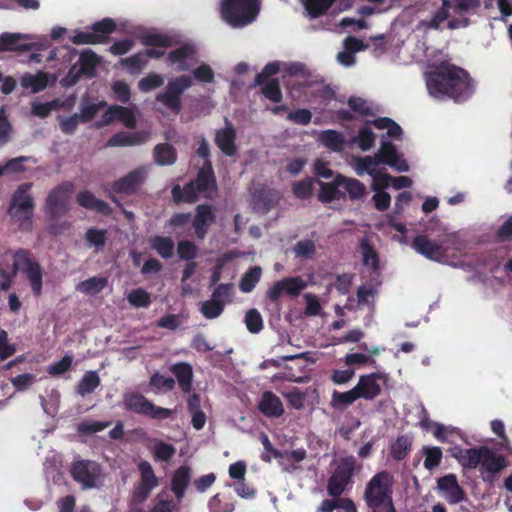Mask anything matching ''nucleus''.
<instances>
[{
    "label": "nucleus",
    "instance_id": "f257e3e1",
    "mask_svg": "<svg viewBox=\"0 0 512 512\" xmlns=\"http://www.w3.org/2000/svg\"><path fill=\"white\" fill-rule=\"evenodd\" d=\"M424 78L429 95L436 99L449 98L455 102H464L473 93L469 73L448 61L430 66Z\"/></svg>",
    "mask_w": 512,
    "mask_h": 512
},
{
    "label": "nucleus",
    "instance_id": "f03ea898",
    "mask_svg": "<svg viewBox=\"0 0 512 512\" xmlns=\"http://www.w3.org/2000/svg\"><path fill=\"white\" fill-rule=\"evenodd\" d=\"M393 475L386 471L377 472L366 484L363 499L372 512H384L395 507L393 503Z\"/></svg>",
    "mask_w": 512,
    "mask_h": 512
},
{
    "label": "nucleus",
    "instance_id": "7ed1b4c3",
    "mask_svg": "<svg viewBox=\"0 0 512 512\" xmlns=\"http://www.w3.org/2000/svg\"><path fill=\"white\" fill-rule=\"evenodd\" d=\"M31 188L32 183L30 182L20 184L12 194L7 209L12 221L17 223L22 231H31L33 226L35 202L29 194Z\"/></svg>",
    "mask_w": 512,
    "mask_h": 512
},
{
    "label": "nucleus",
    "instance_id": "20e7f679",
    "mask_svg": "<svg viewBox=\"0 0 512 512\" xmlns=\"http://www.w3.org/2000/svg\"><path fill=\"white\" fill-rule=\"evenodd\" d=\"M260 12L258 0H222L220 13L233 28H243L253 23Z\"/></svg>",
    "mask_w": 512,
    "mask_h": 512
},
{
    "label": "nucleus",
    "instance_id": "39448f33",
    "mask_svg": "<svg viewBox=\"0 0 512 512\" xmlns=\"http://www.w3.org/2000/svg\"><path fill=\"white\" fill-rule=\"evenodd\" d=\"M116 28L115 21L106 17L94 22L86 30H75L69 40L75 45L106 44L110 41V35L116 31Z\"/></svg>",
    "mask_w": 512,
    "mask_h": 512
},
{
    "label": "nucleus",
    "instance_id": "423d86ee",
    "mask_svg": "<svg viewBox=\"0 0 512 512\" xmlns=\"http://www.w3.org/2000/svg\"><path fill=\"white\" fill-rule=\"evenodd\" d=\"M123 407L128 412L148 416L155 420L168 419L173 415L171 409L156 406L144 395L135 391L124 393Z\"/></svg>",
    "mask_w": 512,
    "mask_h": 512
},
{
    "label": "nucleus",
    "instance_id": "0eeeda50",
    "mask_svg": "<svg viewBox=\"0 0 512 512\" xmlns=\"http://www.w3.org/2000/svg\"><path fill=\"white\" fill-rule=\"evenodd\" d=\"M15 261L12 266V273L15 276L21 269L29 280L34 296L39 297L42 294L43 269L37 261L30 258V251L18 249L13 255Z\"/></svg>",
    "mask_w": 512,
    "mask_h": 512
},
{
    "label": "nucleus",
    "instance_id": "6e6552de",
    "mask_svg": "<svg viewBox=\"0 0 512 512\" xmlns=\"http://www.w3.org/2000/svg\"><path fill=\"white\" fill-rule=\"evenodd\" d=\"M356 469L354 456L341 458L327 483V492L332 497H340L353 483Z\"/></svg>",
    "mask_w": 512,
    "mask_h": 512
},
{
    "label": "nucleus",
    "instance_id": "1a4fd4ad",
    "mask_svg": "<svg viewBox=\"0 0 512 512\" xmlns=\"http://www.w3.org/2000/svg\"><path fill=\"white\" fill-rule=\"evenodd\" d=\"M193 84L188 75L178 76L168 81L164 92L158 93L156 100L162 103L173 114L178 115L182 110L181 96Z\"/></svg>",
    "mask_w": 512,
    "mask_h": 512
},
{
    "label": "nucleus",
    "instance_id": "9d476101",
    "mask_svg": "<svg viewBox=\"0 0 512 512\" xmlns=\"http://www.w3.org/2000/svg\"><path fill=\"white\" fill-rule=\"evenodd\" d=\"M74 191L71 181H63L47 195L45 209L51 219L65 215L70 210V197Z\"/></svg>",
    "mask_w": 512,
    "mask_h": 512
},
{
    "label": "nucleus",
    "instance_id": "9b49d317",
    "mask_svg": "<svg viewBox=\"0 0 512 512\" xmlns=\"http://www.w3.org/2000/svg\"><path fill=\"white\" fill-rule=\"evenodd\" d=\"M70 473L73 480L81 484L83 489H91L97 486L102 469L96 461L77 460L72 463Z\"/></svg>",
    "mask_w": 512,
    "mask_h": 512
},
{
    "label": "nucleus",
    "instance_id": "f8f14e48",
    "mask_svg": "<svg viewBox=\"0 0 512 512\" xmlns=\"http://www.w3.org/2000/svg\"><path fill=\"white\" fill-rule=\"evenodd\" d=\"M306 282L299 276L287 277L282 280L276 281L267 290L266 297L272 303H278L283 294L291 297H297L305 288Z\"/></svg>",
    "mask_w": 512,
    "mask_h": 512
},
{
    "label": "nucleus",
    "instance_id": "ddd939ff",
    "mask_svg": "<svg viewBox=\"0 0 512 512\" xmlns=\"http://www.w3.org/2000/svg\"><path fill=\"white\" fill-rule=\"evenodd\" d=\"M411 247L420 255L435 262H443L447 257V249L442 243L432 240L426 234L414 237Z\"/></svg>",
    "mask_w": 512,
    "mask_h": 512
},
{
    "label": "nucleus",
    "instance_id": "4468645a",
    "mask_svg": "<svg viewBox=\"0 0 512 512\" xmlns=\"http://www.w3.org/2000/svg\"><path fill=\"white\" fill-rule=\"evenodd\" d=\"M147 172L144 167H139L122 178H119L112 184V189L116 193L132 195L138 192L144 184Z\"/></svg>",
    "mask_w": 512,
    "mask_h": 512
},
{
    "label": "nucleus",
    "instance_id": "2eb2a0df",
    "mask_svg": "<svg viewBox=\"0 0 512 512\" xmlns=\"http://www.w3.org/2000/svg\"><path fill=\"white\" fill-rule=\"evenodd\" d=\"M376 154L382 164H386L398 172H407L409 170L408 163L390 141H382Z\"/></svg>",
    "mask_w": 512,
    "mask_h": 512
},
{
    "label": "nucleus",
    "instance_id": "dca6fc26",
    "mask_svg": "<svg viewBox=\"0 0 512 512\" xmlns=\"http://www.w3.org/2000/svg\"><path fill=\"white\" fill-rule=\"evenodd\" d=\"M197 48L193 43H184L180 47L171 50L167 55L170 64L177 65V71H187L190 68L188 61L195 62Z\"/></svg>",
    "mask_w": 512,
    "mask_h": 512
},
{
    "label": "nucleus",
    "instance_id": "f3484780",
    "mask_svg": "<svg viewBox=\"0 0 512 512\" xmlns=\"http://www.w3.org/2000/svg\"><path fill=\"white\" fill-rule=\"evenodd\" d=\"M141 480L135 488V496L141 500H145L151 491L158 485V479L155 476L151 464L147 461H141L138 465Z\"/></svg>",
    "mask_w": 512,
    "mask_h": 512
},
{
    "label": "nucleus",
    "instance_id": "a211bd4d",
    "mask_svg": "<svg viewBox=\"0 0 512 512\" xmlns=\"http://www.w3.org/2000/svg\"><path fill=\"white\" fill-rule=\"evenodd\" d=\"M381 378L382 375L377 372L361 375L354 387L358 397L366 400L375 399L381 393V387L377 382Z\"/></svg>",
    "mask_w": 512,
    "mask_h": 512
},
{
    "label": "nucleus",
    "instance_id": "6ab92c4d",
    "mask_svg": "<svg viewBox=\"0 0 512 512\" xmlns=\"http://www.w3.org/2000/svg\"><path fill=\"white\" fill-rule=\"evenodd\" d=\"M196 214L192 221V226L195 229L196 237L200 240L204 239L208 227L215 222L216 216L212 207L208 204H200L195 209Z\"/></svg>",
    "mask_w": 512,
    "mask_h": 512
},
{
    "label": "nucleus",
    "instance_id": "aec40b11",
    "mask_svg": "<svg viewBox=\"0 0 512 512\" xmlns=\"http://www.w3.org/2000/svg\"><path fill=\"white\" fill-rule=\"evenodd\" d=\"M438 488L445 492L446 500L450 504H457L465 499V491L459 485L454 474H447L437 480Z\"/></svg>",
    "mask_w": 512,
    "mask_h": 512
},
{
    "label": "nucleus",
    "instance_id": "412c9836",
    "mask_svg": "<svg viewBox=\"0 0 512 512\" xmlns=\"http://www.w3.org/2000/svg\"><path fill=\"white\" fill-rule=\"evenodd\" d=\"M236 141V130L234 126L226 120L224 128L217 130L215 135V144L221 150V152L229 157H232L237 152Z\"/></svg>",
    "mask_w": 512,
    "mask_h": 512
},
{
    "label": "nucleus",
    "instance_id": "4be33fe9",
    "mask_svg": "<svg viewBox=\"0 0 512 512\" xmlns=\"http://www.w3.org/2000/svg\"><path fill=\"white\" fill-rule=\"evenodd\" d=\"M451 455L463 468L475 469L481 464L482 446L469 449L454 447Z\"/></svg>",
    "mask_w": 512,
    "mask_h": 512
},
{
    "label": "nucleus",
    "instance_id": "5701e85b",
    "mask_svg": "<svg viewBox=\"0 0 512 512\" xmlns=\"http://www.w3.org/2000/svg\"><path fill=\"white\" fill-rule=\"evenodd\" d=\"M506 467L505 457L496 453L487 446H482V457L480 464V471L482 473L488 472L492 475L500 472Z\"/></svg>",
    "mask_w": 512,
    "mask_h": 512
},
{
    "label": "nucleus",
    "instance_id": "b1692460",
    "mask_svg": "<svg viewBox=\"0 0 512 512\" xmlns=\"http://www.w3.org/2000/svg\"><path fill=\"white\" fill-rule=\"evenodd\" d=\"M114 120H119L127 128H135L136 118L133 112L124 106L114 105L107 109L103 115L102 125H108Z\"/></svg>",
    "mask_w": 512,
    "mask_h": 512
},
{
    "label": "nucleus",
    "instance_id": "393cba45",
    "mask_svg": "<svg viewBox=\"0 0 512 512\" xmlns=\"http://www.w3.org/2000/svg\"><path fill=\"white\" fill-rule=\"evenodd\" d=\"M28 36L21 33L4 32L0 35V52L3 51H30L32 44L24 42Z\"/></svg>",
    "mask_w": 512,
    "mask_h": 512
},
{
    "label": "nucleus",
    "instance_id": "a878e982",
    "mask_svg": "<svg viewBox=\"0 0 512 512\" xmlns=\"http://www.w3.org/2000/svg\"><path fill=\"white\" fill-rule=\"evenodd\" d=\"M192 182L200 193L215 191L217 189L216 177L211 161L203 163V166L199 168L196 178L193 179Z\"/></svg>",
    "mask_w": 512,
    "mask_h": 512
},
{
    "label": "nucleus",
    "instance_id": "bb28decb",
    "mask_svg": "<svg viewBox=\"0 0 512 512\" xmlns=\"http://www.w3.org/2000/svg\"><path fill=\"white\" fill-rule=\"evenodd\" d=\"M191 468L182 465L177 468L171 478V491L174 493L178 501H181L185 495V491L191 481Z\"/></svg>",
    "mask_w": 512,
    "mask_h": 512
},
{
    "label": "nucleus",
    "instance_id": "cd10ccee",
    "mask_svg": "<svg viewBox=\"0 0 512 512\" xmlns=\"http://www.w3.org/2000/svg\"><path fill=\"white\" fill-rule=\"evenodd\" d=\"M77 203L86 209L96 211L102 215L108 216L112 213L110 205L94 196L89 190L80 191L76 196Z\"/></svg>",
    "mask_w": 512,
    "mask_h": 512
},
{
    "label": "nucleus",
    "instance_id": "c85d7f7f",
    "mask_svg": "<svg viewBox=\"0 0 512 512\" xmlns=\"http://www.w3.org/2000/svg\"><path fill=\"white\" fill-rule=\"evenodd\" d=\"M259 410L267 417H280L284 413L283 404L278 396L271 391L262 394L258 406Z\"/></svg>",
    "mask_w": 512,
    "mask_h": 512
},
{
    "label": "nucleus",
    "instance_id": "c756f323",
    "mask_svg": "<svg viewBox=\"0 0 512 512\" xmlns=\"http://www.w3.org/2000/svg\"><path fill=\"white\" fill-rule=\"evenodd\" d=\"M342 175L338 174L331 183L320 182V192L318 199L322 203H330L333 200H340L345 197V194L339 190L342 187Z\"/></svg>",
    "mask_w": 512,
    "mask_h": 512
},
{
    "label": "nucleus",
    "instance_id": "7c9ffc66",
    "mask_svg": "<svg viewBox=\"0 0 512 512\" xmlns=\"http://www.w3.org/2000/svg\"><path fill=\"white\" fill-rule=\"evenodd\" d=\"M170 371L177 379L178 386L184 393L192 390L193 369L187 362H178L171 366Z\"/></svg>",
    "mask_w": 512,
    "mask_h": 512
},
{
    "label": "nucleus",
    "instance_id": "2f4dec72",
    "mask_svg": "<svg viewBox=\"0 0 512 512\" xmlns=\"http://www.w3.org/2000/svg\"><path fill=\"white\" fill-rule=\"evenodd\" d=\"M441 6L432 14L430 19L420 21L419 27L424 29L439 30L444 21L450 16V10L452 8L451 0H441Z\"/></svg>",
    "mask_w": 512,
    "mask_h": 512
},
{
    "label": "nucleus",
    "instance_id": "473e14b6",
    "mask_svg": "<svg viewBox=\"0 0 512 512\" xmlns=\"http://www.w3.org/2000/svg\"><path fill=\"white\" fill-rule=\"evenodd\" d=\"M139 40L144 46L158 48H169L179 43L176 36L156 32L143 34L139 37Z\"/></svg>",
    "mask_w": 512,
    "mask_h": 512
},
{
    "label": "nucleus",
    "instance_id": "72a5a7b5",
    "mask_svg": "<svg viewBox=\"0 0 512 512\" xmlns=\"http://www.w3.org/2000/svg\"><path fill=\"white\" fill-rule=\"evenodd\" d=\"M100 61L101 58L91 49L83 50L78 60L80 72L89 78L94 77Z\"/></svg>",
    "mask_w": 512,
    "mask_h": 512
},
{
    "label": "nucleus",
    "instance_id": "f704fd0d",
    "mask_svg": "<svg viewBox=\"0 0 512 512\" xmlns=\"http://www.w3.org/2000/svg\"><path fill=\"white\" fill-rule=\"evenodd\" d=\"M149 246L163 259H169L172 257L175 249V245L171 237L160 235L150 238Z\"/></svg>",
    "mask_w": 512,
    "mask_h": 512
},
{
    "label": "nucleus",
    "instance_id": "c9c22d12",
    "mask_svg": "<svg viewBox=\"0 0 512 512\" xmlns=\"http://www.w3.org/2000/svg\"><path fill=\"white\" fill-rule=\"evenodd\" d=\"M198 193L200 192L198 189H196V186L192 180L186 183L183 188H181L179 185H175L171 190L173 200L176 203H194L198 200Z\"/></svg>",
    "mask_w": 512,
    "mask_h": 512
},
{
    "label": "nucleus",
    "instance_id": "e433bc0d",
    "mask_svg": "<svg viewBox=\"0 0 512 512\" xmlns=\"http://www.w3.org/2000/svg\"><path fill=\"white\" fill-rule=\"evenodd\" d=\"M154 160L158 165H172L177 160L176 149L169 143L157 144L154 148Z\"/></svg>",
    "mask_w": 512,
    "mask_h": 512
},
{
    "label": "nucleus",
    "instance_id": "4c0bfd02",
    "mask_svg": "<svg viewBox=\"0 0 512 512\" xmlns=\"http://www.w3.org/2000/svg\"><path fill=\"white\" fill-rule=\"evenodd\" d=\"M379 164H382L379 160L377 154L374 156H364V157H357L355 159V170L357 175L362 176L364 173L369 174L370 176L374 177L379 172L377 171V166Z\"/></svg>",
    "mask_w": 512,
    "mask_h": 512
},
{
    "label": "nucleus",
    "instance_id": "58836bf2",
    "mask_svg": "<svg viewBox=\"0 0 512 512\" xmlns=\"http://www.w3.org/2000/svg\"><path fill=\"white\" fill-rule=\"evenodd\" d=\"M101 380L96 371H87L76 386V392L85 396L93 393L100 385Z\"/></svg>",
    "mask_w": 512,
    "mask_h": 512
},
{
    "label": "nucleus",
    "instance_id": "ea45409f",
    "mask_svg": "<svg viewBox=\"0 0 512 512\" xmlns=\"http://www.w3.org/2000/svg\"><path fill=\"white\" fill-rule=\"evenodd\" d=\"M322 144L334 152H341L344 149L345 139L342 133L336 130H325L320 134Z\"/></svg>",
    "mask_w": 512,
    "mask_h": 512
},
{
    "label": "nucleus",
    "instance_id": "a19ab883",
    "mask_svg": "<svg viewBox=\"0 0 512 512\" xmlns=\"http://www.w3.org/2000/svg\"><path fill=\"white\" fill-rule=\"evenodd\" d=\"M357 399H359V397L354 388L346 392L334 390L331 395L330 406L335 410H344Z\"/></svg>",
    "mask_w": 512,
    "mask_h": 512
},
{
    "label": "nucleus",
    "instance_id": "79ce46f5",
    "mask_svg": "<svg viewBox=\"0 0 512 512\" xmlns=\"http://www.w3.org/2000/svg\"><path fill=\"white\" fill-rule=\"evenodd\" d=\"M307 14L315 19L324 15L336 0H301Z\"/></svg>",
    "mask_w": 512,
    "mask_h": 512
},
{
    "label": "nucleus",
    "instance_id": "37998d69",
    "mask_svg": "<svg viewBox=\"0 0 512 512\" xmlns=\"http://www.w3.org/2000/svg\"><path fill=\"white\" fill-rule=\"evenodd\" d=\"M412 440L407 435L398 436L391 445L390 455L396 461L404 460L410 453Z\"/></svg>",
    "mask_w": 512,
    "mask_h": 512
},
{
    "label": "nucleus",
    "instance_id": "c03bdc74",
    "mask_svg": "<svg viewBox=\"0 0 512 512\" xmlns=\"http://www.w3.org/2000/svg\"><path fill=\"white\" fill-rule=\"evenodd\" d=\"M48 78L45 73H38L36 75L26 73L21 78V85L23 88L31 89L32 92L37 93L47 87Z\"/></svg>",
    "mask_w": 512,
    "mask_h": 512
},
{
    "label": "nucleus",
    "instance_id": "a18cd8bd",
    "mask_svg": "<svg viewBox=\"0 0 512 512\" xmlns=\"http://www.w3.org/2000/svg\"><path fill=\"white\" fill-rule=\"evenodd\" d=\"M262 274V269L259 266H253L251 267L244 275L242 276L240 283H239V289L243 293H249L251 292L257 283L260 281Z\"/></svg>",
    "mask_w": 512,
    "mask_h": 512
},
{
    "label": "nucleus",
    "instance_id": "49530a36",
    "mask_svg": "<svg viewBox=\"0 0 512 512\" xmlns=\"http://www.w3.org/2000/svg\"><path fill=\"white\" fill-rule=\"evenodd\" d=\"M363 264L373 270L379 268V256L373 245L367 239H362L360 243Z\"/></svg>",
    "mask_w": 512,
    "mask_h": 512
},
{
    "label": "nucleus",
    "instance_id": "de8ad7c7",
    "mask_svg": "<svg viewBox=\"0 0 512 512\" xmlns=\"http://www.w3.org/2000/svg\"><path fill=\"white\" fill-rule=\"evenodd\" d=\"M107 285L105 277H91L79 283L77 289L88 295H96L100 293Z\"/></svg>",
    "mask_w": 512,
    "mask_h": 512
},
{
    "label": "nucleus",
    "instance_id": "09e8293b",
    "mask_svg": "<svg viewBox=\"0 0 512 512\" xmlns=\"http://www.w3.org/2000/svg\"><path fill=\"white\" fill-rule=\"evenodd\" d=\"M343 185L351 200H360L366 194L365 185L358 179L348 178L342 175Z\"/></svg>",
    "mask_w": 512,
    "mask_h": 512
},
{
    "label": "nucleus",
    "instance_id": "8fccbe9b",
    "mask_svg": "<svg viewBox=\"0 0 512 512\" xmlns=\"http://www.w3.org/2000/svg\"><path fill=\"white\" fill-rule=\"evenodd\" d=\"M313 185L314 179L312 177H306L292 184V193L298 199H310L313 194Z\"/></svg>",
    "mask_w": 512,
    "mask_h": 512
},
{
    "label": "nucleus",
    "instance_id": "3c124183",
    "mask_svg": "<svg viewBox=\"0 0 512 512\" xmlns=\"http://www.w3.org/2000/svg\"><path fill=\"white\" fill-rule=\"evenodd\" d=\"M141 143L140 136L137 133L118 132L114 134L107 142L108 146H134Z\"/></svg>",
    "mask_w": 512,
    "mask_h": 512
},
{
    "label": "nucleus",
    "instance_id": "603ef678",
    "mask_svg": "<svg viewBox=\"0 0 512 512\" xmlns=\"http://www.w3.org/2000/svg\"><path fill=\"white\" fill-rule=\"evenodd\" d=\"M261 86V93L265 98L269 99L273 103H279L282 101L283 95L280 87V82L278 79L273 78L269 81H266Z\"/></svg>",
    "mask_w": 512,
    "mask_h": 512
},
{
    "label": "nucleus",
    "instance_id": "864d4df0",
    "mask_svg": "<svg viewBox=\"0 0 512 512\" xmlns=\"http://www.w3.org/2000/svg\"><path fill=\"white\" fill-rule=\"evenodd\" d=\"M375 134L368 126L361 127L357 135L353 138V142L358 145L362 151L370 150L375 143Z\"/></svg>",
    "mask_w": 512,
    "mask_h": 512
},
{
    "label": "nucleus",
    "instance_id": "5fc2aeb1",
    "mask_svg": "<svg viewBox=\"0 0 512 512\" xmlns=\"http://www.w3.org/2000/svg\"><path fill=\"white\" fill-rule=\"evenodd\" d=\"M422 453L425 456L424 467L426 469L432 470L440 465L442 460V450L440 447L424 446Z\"/></svg>",
    "mask_w": 512,
    "mask_h": 512
},
{
    "label": "nucleus",
    "instance_id": "6e6d98bb",
    "mask_svg": "<svg viewBox=\"0 0 512 512\" xmlns=\"http://www.w3.org/2000/svg\"><path fill=\"white\" fill-rule=\"evenodd\" d=\"M127 300L132 306L137 308H147L152 302L150 293L142 288L133 289L128 294Z\"/></svg>",
    "mask_w": 512,
    "mask_h": 512
},
{
    "label": "nucleus",
    "instance_id": "4d7b16f0",
    "mask_svg": "<svg viewBox=\"0 0 512 512\" xmlns=\"http://www.w3.org/2000/svg\"><path fill=\"white\" fill-rule=\"evenodd\" d=\"M224 308L222 302L209 299L202 302L200 312L206 319H215L223 313Z\"/></svg>",
    "mask_w": 512,
    "mask_h": 512
},
{
    "label": "nucleus",
    "instance_id": "13d9d810",
    "mask_svg": "<svg viewBox=\"0 0 512 512\" xmlns=\"http://www.w3.org/2000/svg\"><path fill=\"white\" fill-rule=\"evenodd\" d=\"M245 324L250 333H259L263 329V318L260 312L255 308L249 309L245 315Z\"/></svg>",
    "mask_w": 512,
    "mask_h": 512
},
{
    "label": "nucleus",
    "instance_id": "bf43d9fd",
    "mask_svg": "<svg viewBox=\"0 0 512 512\" xmlns=\"http://www.w3.org/2000/svg\"><path fill=\"white\" fill-rule=\"evenodd\" d=\"M175 452L176 450L172 444L161 440L156 441L153 449L155 459L165 462L171 460Z\"/></svg>",
    "mask_w": 512,
    "mask_h": 512
},
{
    "label": "nucleus",
    "instance_id": "052dcab7",
    "mask_svg": "<svg viewBox=\"0 0 512 512\" xmlns=\"http://www.w3.org/2000/svg\"><path fill=\"white\" fill-rule=\"evenodd\" d=\"M121 63L128 67L131 74H134L139 73L147 65V59H145V54L141 51L128 58L121 59Z\"/></svg>",
    "mask_w": 512,
    "mask_h": 512
},
{
    "label": "nucleus",
    "instance_id": "680f3d73",
    "mask_svg": "<svg viewBox=\"0 0 512 512\" xmlns=\"http://www.w3.org/2000/svg\"><path fill=\"white\" fill-rule=\"evenodd\" d=\"M163 83L164 79L161 75L150 73L139 81L138 88L140 91L147 93L162 86Z\"/></svg>",
    "mask_w": 512,
    "mask_h": 512
},
{
    "label": "nucleus",
    "instance_id": "e2e57ef3",
    "mask_svg": "<svg viewBox=\"0 0 512 512\" xmlns=\"http://www.w3.org/2000/svg\"><path fill=\"white\" fill-rule=\"evenodd\" d=\"M149 384L157 390L171 391L175 388V380L172 377H166L159 372H155L150 377Z\"/></svg>",
    "mask_w": 512,
    "mask_h": 512
},
{
    "label": "nucleus",
    "instance_id": "0e129e2a",
    "mask_svg": "<svg viewBox=\"0 0 512 512\" xmlns=\"http://www.w3.org/2000/svg\"><path fill=\"white\" fill-rule=\"evenodd\" d=\"M233 289L234 287L232 283L218 284L212 292L211 299L220 301L225 306L227 302H230V298L233 295Z\"/></svg>",
    "mask_w": 512,
    "mask_h": 512
},
{
    "label": "nucleus",
    "instance_id": "69168bd1",
    "mask_svg": "<svg viewBox=\"0 0 512 512\" xmlns=\"http://www.w3.org/2000/svg\"><path fill=\"white\" fill-rule=\"evenodd\" d=\"M260 441L264 447L265 453L262 454L261 459L265 462H270L272 458H283V454L278 449L274 448L269 437L265 433L260 434Z\"/></svg>",
    "mask_w": 512,
    "mask_h": 512
},
{
    "label": "nucleus",
    "instance_id": "338daca9",
    "mask_svg": "<svg viewBox=\"0 0 512 512\" xmlns=\"http://www.w3.org/2000/svg\"><path fill=\"white\" fill-rule=\"evenodd\" d=\"M177 254L180 259L191 261L197 256V246L189 240L179 241Z\"/></svg>",
    "mask_w": 512,
    "mask_h": 512
},
{
    "label": "nucleus",
    "instance_id": "774afa93",
    "mask_svg": "<svg viewBox=\"0 0 512 512\" xmlns=\"http://www.w3.org/2000/svg\"><path fill=\"white\" fill-rule=\"evenodd\" d=\"M73 363V358L70 355H65L61 360L51 364L47 372L51 376H59L70 370Z\"/></svg>",
    "mask_w": 512,
    "mask_h": 512
}]
</instances>
